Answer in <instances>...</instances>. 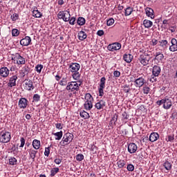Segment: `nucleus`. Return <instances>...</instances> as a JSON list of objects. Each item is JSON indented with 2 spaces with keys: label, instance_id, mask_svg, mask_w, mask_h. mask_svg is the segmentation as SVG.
Returning a JSON list of instances; mask_svg holds the SVG:
<instances>
[{
  "label": "nucleus",
  "instance_id": "obj_23",
  "mask_svg": "<svg viewBox=\"0 0 177 177\" xmlns=\"http://www.w3.org/2000/svg\"><path fill=\"white\" fill-rule=\"evenodd\" d=\"M160 138V135L158 133L153 132L150 134L149 140L150 142H156V140H158Z\"/></svg>",
  "mask_w": 177,
  "mask_h": 177
},
{
  "label": "nucleus",
  "instance_id": "obj_64",
  "mask_svg": "<svg viewBox=\"0 0 177 177\" xmlns=\"http://www.w3.org/2000/svg\"><path fill=\"white\" fill-rule=\"evenodd\" d=\"M54 162H55V164H57L59 165V164H62V159L56 158L54 160Z\"/></svg>",
  "mask_w": 177,
  "mask_h": 177
},
{
  "label": "nucleus",
  "instance_id": "obj_56",
  "mask_svg": "<svg viewBox=\"0 0 177 177\" xmlns=\"http://www.w3.org/2000/svg\"><path fill=\"white\" fill-rule=\"evenodd\" d=\"M69 24L71 26H74L75 24V17H72L71 19L69 18Z\"/></svg>",
  "mask_w": 177,
  "mask_h": 177
},
{
  "label": "nucleus",
  "instance_id": "obj_42",
  "mask_svg": "<svg viewBox=\"0 0 177 177\" xmlns=\"http://www.w3.org/2000/svg\"><path fill=\"white\" fill-rule=\"evenodd\" d=\"M74 73L72 75L73 80H80L81 78V74L80 72H73Z\"/></svg>",
  "mask_w": 177,
  "mask_h": 177
},
{
  "label": "nucleus",
  "instance_id": "obj_2",
  "mask_svg": "<svg viewBox=\"0 0 177 177\" xmlns=\"http://www.w3.org/2000/svg\"><path fill=\"white\" fill-rule=\"evenodd\" d=\"M73 139H74V136L72 133H66L64 135L62 140L59 142V145L63 147L67 146V145L73 142Z\"/></svg>",
  "mask_w": 177,
  "mask_h": 177
},
{
  "label": "nucleus",
  "instance_id": "obj_52",
  "mask_svg": "<svg viewBox=\"0 0 177 177\" xmlns=\"http://www.w3.org/2000/svg\"><path fill=\"white\" fill-rule=\"evenodd\" d=\"M135 169V166L132 164H129L127 165V170L129 171L130 172H132Z\"/></svg>",
  "mask_w": 177,
  "mask_h": 177
},
{
  "label": "nucleus",
  "instance_id": "obj_5",
  "mask_svg": "<svg viewBox=\"0 0 177 177\" xmlns=\"http://www.w3.org/2000/svg\"><path fill=\"white\" fill-rule=\"evenodd\" d=\"M57 17L59 19H62L64 21H69L70 18L71 17V15H70V11L66 10V11H59Z\"/></svg>",
  "mask_w": 177,
  "mask_h": 177
},
{
  "label": "nucleus",
  "instance_id": "obj_41",
  "mask_svg": "<svg viewBox=\"0 0 177 177\" xmlns=\"http://www.w3.org/2000/svg\"><path fill=\"white\" fill-rule=\"evenodd\" d=\"M44 68V65L42 64H37L35 66V70L37 73H39V74H41V72L42 71V69Z\"/></svg>",
  "mask_w": 177,
  "mask_h": 177
},
{
  "label": "nucleus",
  "instance_id": "obj_63",
  "mask_svg": "<svg viewBox=\"0 0 177 177\" xmlns=\"http://www.w3.org/2000/svg\"><path fill=\"white\" fill-rule=\"evenodd\" d=\"M122 115L124 120H128V113H127V112H123Z\"/></svg>",
  "mask_w": 177,
  "mask_h": 177
},
{
  "label": "nucleus",
  "instance_id": "obj_24",
  "mask_svg": "<svg viewBox=\"0 0 177 177\" xmlns=\"http://www.w3.org/2000/svg\"><path fill=\"white\" fill-rule=\"evenodd\" d=\"M32 147L35 150H39L41 147V141L37 139L33 140L32 142Z\"/></svg>",
  "mask_w": 177,
  "mask_h": 177
},
{
  "label": "nucleus",
  "instance_id": "obj_38",
  "mask_svg": "<svg viewBox=\"0 0 177 177\" xmlns=\"http://www.w3.org/2000/svg\"><path fill=\"white\" fill-rule=\"evenodd\" d=\"M84 109L85 110H91L92 107H93V104H92V102H84Z\"/></svg>",
  "mask_w": 177,
  "mask_h": 177
},
{
  "label": "nucleus",
  "instance_id": "obj_40",
  "mask_svg": "<svg viewBox=\"0 0 177 177\" xmlns=\"http://www.w3.org/2000/svg\"><path fill=\"white\" fill-rule=\"evenodd\" d=\"M59 172V167H54L50 170V176H55Z\"/></svg>",
  "mask_w": 177,
  "mask_h": 177
},
{
  "label": "nucleus",
  "instance_id": "obj_39",
  "mask_svg": "<svg viewBox=\"0 0 177 177\" xmlns=\"http://www.w3.org/2000/svg\"><path fill=\"white\" fill-rule=\"evenodd\" d=\"M164 167L167 171H170V169H172V164L168 161L164 163Z\"/></svg>",
  "mask_w": 177,
  "mask_h": 177
},
{
  "label": "nucleus",
  "instance_id": "obj_60",
  "mask_svg": "<svg viewBox=\"0 0 177 177\" xmlns=\"http://www.w3.org/2000/svg\"><path fill=\"white\" fill-rule=\"evenodd\" d=\"M97 35H98L99 37H102L103 35H104V31H103V30H100L97 32Z\"/></svg>",
  "mask_w": 177,
  "mask_h": 177
},
{
  "label": "nucleus",
  "instance_id": "obj_30",
  "mask_svg": "<svg viewBox=\"0 0 177 177\" xmlns=\"http://www.w3.org/2000/svg\"><path fill=\"white\" fill-rule=\"evenodd\" d=\"M93 102V97H92V95L91 93H87L84 95V102Z\"/></svg>",
  "mask_w": 177,
  "mask_h": 177
},
{
  "label": "nucleus",
  "instance_id": "obj_25",
  "mask_svg": "<svg viewBox=\"0 0 177 177\" xmlns=\"http://www.w3.org/2000/svg\"><path fill=\"white\" fill-rule=\"evenodd\" d=\"M146 15L148 17L154 19V10L152 8H147L145 9Z\"/></svg>",
  "mask_w": 177,
  "mask_h": 177
},
{
  "label": "nucleus",
  "instance_id": "obj_3",
  "mask_svg": "<svg viewBox=\"0 0 177 177\" xmlns=\"http://www.w3.org/2000/svg\"><path fill=\"white\" fill-rule=\"evenodd\" d=\"M12 139L10 133L7 131H2L0 133V143H9Z\"/></svg>",
  "mask_w": 177,
  "mask_h": 177
},
{
  "label": "nucleus",
  "instance_id": "obj_53",
  "mask_svg": "<svg viewBox=\"0 0 177 177\" xmlns=\"http://www.w3.org/2000/svg\"><path fill=\"white\" fill-rule=\"evenodd\" d=\"M123 91L125 92V93H129V91H131V88H129V85H124L123 86Z\"/></svg>",
  "mask_w": 177,
  "mask_h": 177
},
{
  "label": "nucleus",
  "instance_id": "obj_6",
  "mask_svg": "<svg viewBox=\"0 0 177 177\" xmlns=\"http://www.w3.org/2000/svg\"><path fill=\"white\" fill-rule=\"evenodd\" d=\"M23 86L26 91H33L35 88L34 86V84L32 83V80L26 79L23 82Z\"/></svg>",
  "mask_w": 177,
  "mask_h": 177
},
{
  "label": "nucleus",
  "instance_id": "obj_1",
  "mask_svg": "<svg viewBox=\"0 0 177 177\" xmlns=\"http://www.w3.org/2000/svg\"><path fill=\"white\" fill-rule=\"evenodd\" d=\"M82 84V82H68L66 85V89L68 92H73V93H77L80 91V87Z\"/></svg>",
  "mask_w": 177,
  "mask_h": 177
},
{
  "label": "nucleus",
  "instance_id": "obj_35",
  "mask_svg": "<svg viewBox=\"0 0 177 177\" xmlns=\"http://www.w3.org/2000/svg\"><path fill=\"white\" fill-rule=\"evenodd\" d=\"M155 59L156 60H158L159 62H161L162 60L164 59V55L162 53H161L160 52H158L156 54Z\"/></svg>",
  "mask_w": 177,
  "mask_h": 177
},
{
  "label": "nucleus",
  "instance_id": "obj_27",
  "mask_svg": "<svg viewBox=\"0 0 177 177\" xmlns=\"http://www.w3.org/2000/svg\"><path fill=\"white\" fill-rule=\"evenodd\" d=\"M16 81H17V76L13 75L10 78L8 86H10L11 88L12 86H16Z\"/></svg>",
  "mask_w": 177,
  "mask_h": 177
},
{
  "label": "nucleus",
  "instance_id": "obj_29",
  "mask_svg": "<svg viewBox=\"0 0 177 177\" xmlns=\"http://www.w3.org/2000/svg\"><path fill=\"white\" fill-rule=\"evenodd\" d=\"M77 37L80 41H84V39H86V37L88 36L86 35V33H85V32L82 30L78 32Z\"/></svg>",
  "mask_w": 177,
  "mask_h": 177
},
{
  "label": "nucleus",
  "instance_id": "obj_51",
  "mask_svg": "<svg viewBox=\"0 0 177 177\" xmlns=\"http://www.w3.org/2000/svg\"><path fill=\"white\" fill-rule=\"evenodd\" d=\"M76 160L77 161H82L84 160V155L82 153H79L76 156Z\"/></svg>",
  "mask_w": 177,
  "mask_h": 177
},
{
  "label": "nucleus",
  "instance_id": "obj_15",
  "mask_svg": "<svg viewBox=\"0 0 177 177\" xmlns=\"http://www.w3.org/2000/svg\"><path fill=\"white\" fill-rule=\"evenodd\" d=\"M138 150V146L136 144L131 142L128 145V151L130 153V154H133L134 153H136V151Z\"/></svg>",
  "mask_w": 177,
  "mask_h": 177
},
{
  "label": "nucleus",
  "instance_id": "obj_7",
  "mask_svg": "<svg viewBox=\"0 0 177 177\" xmlns=\"http://www.w3.org/2000/svg\"><path fill=\"white\" fill-rule=\"evenodd\" d=\"M104 88H106V77H102L100 82L99 96L104 95Z\"/></svg>",
  "mask_w": 177,
  "mask_h": 177
},
{
  "label": "nucleus",
  "instance_id": "obj_19",
  "mask_svg": "<svg viewBox=\"0 0 177 177\" xmlns=\"http://www.w3.org/2000/svg\"><path fill=\"white\" fill-rule=\"evenodd\" d=\"M161 73V67L159 66L155 65L152 68V75L154 77H158Z\"/></svg>",
  "mask_w": 177,
  "mask_h": 177
},
{
  "label": "nucleus",
  "instance_id": "obj_50",
  "mask_svg": "<svg viewBox=\"0 0 177 177\" xmlns=\"http://www.w3.org/2000/svg\"><path fill=\"white\" fill-rule=\"evenodd\" d=\"M114 23H115L114 19L110 18L106 21V26H113V24H114Z\"/></svg>",
  "mask_w": 177,
  "mask_h": 177
},
{
  "label": "nucleus",
  "instance_id": "obj_32",
  "mask_svg": "<svg viewBox=\"0 0 177 177\" xmlns=\"http://www.w3.org/2000/svg\"><path fill=\"white\" fill-rule=\"evenodd\" d=\"M68 77H63L59 82V85H61V86H66V85H68Z\"/></svg>",
  "mask_w": 177,
  "mask_h": 177
},
{
  "label": "nucleus",
  "instance_id": "obj_18",
  "mask_svg": "<svg viewBox=\"0 0 177 177\" xmlns=\"http://www.w3.org/2000/svg\"><path fill=\"white\" fill-rule=\"evenodd\" d=\"M28 151L29 153V158H31L32 161H35V158L37 157V153H38V151L34 149H28Z\"/></svg>",
  "mask_w": 177,
  "mask_h": 177
},
{
  "label": "nucleus",
  "instance_id": "obj_11",
  "mask_svg": "<svg viewBox=\"0 0 177 177\" xmlns=\"http://www.w3.org/2000/svg\"><path fill=\"white\" fill-rule=\"evenodd\" d=\"M171 107H172V100H171L168 96L165 97L163 109H165V110H169Z\"/></svg>",
  "mask_w": 177,
  "mask_h": 177
},
{
  "label": "nucleus",
  "instance_id": "obj_44",
  "mask_svg": "<svg viewBox=\"0 0 177 177\" xmlns=\"http://www.w3.org/2000/svg\"><path fill=\"white\" fill-rule=\"evenodd\" d=\"M20 34V32L19 30L14 28L12 30V37H19V35Z\"/></svg>",
  "mask_w": 177,
  "mask_h": 177
},
{
  "label": "nucleus",
  "instance_id": "obj_59",
  "mask_svg": "<svg viewBox=\"0 0 177 177\" xmlns=\"http://www.w3.org/2000/svg\"><path fill=\"white\" fill-rule=\"evenodd\" d=\"M113 75L114 77H115L116 78H118L120 75H121V73L118 71H115L113 72Z\"/></svg>",
  "mask_w": 177,
  "mask_h": 177
},
{
  "label": "nucleus",
  "instance_id": "obj_43",
  "mask_svg": "<svg viewBox=\"0 0 177 177\" xmlns=\"http://www.w3.org/2000/svg\"><path fill=\"white\" fill-rule=\"evenodd\" d=\"M118 168H124L125 167V162L122 160H120L117 162Z\"/></svg>",
  "mask_w": 177,
  "mask_h": 177
},
{
  "label": "nucleus",
  "instance_id": "obj_37",
  "mask_svg": "<svg viewBox=\"0 0 177 177\" xmlns=\"http://www.w3.org/2000/svg\"><path fill=\"white\" fill-rule=\"evenodd\" d=\"M132 12H133V8L131 7H128L125 9L124 15L130 16V15L132 14Z\"/></svg>",
  "mask_w": 177,
  "mask_h": 177
},
{
  "label": "nucleus",
  "instance_id": "obj_8",
  "mask_svg": "<svg viewBox=\"0 0 177 177\" xmlns=\"http://www.w3.org/2000/svg\"><path fill=\"white\" fill-rule=\"evenodd\" d=\"M151 59V57L147 55H141L138 58L140 63H141L142 66H147Z\"/></svg>",
  "mask_w": 177,
  "mask_h": 177
},
{
  "label": "nucleus",
  "instance_id": "obj_55",
  "mask_svg": "<svg viewBox=\"0 0 177 177\" xmlns=\"http://www.w3.org/2000/svg\"><path fill=\"white\" fill-rule=\"evenodd\" d=\"M20 142H21V145L19 146V147H24V145H26V139L24 138H20Z\"/></svg>",
  "mask_w": 177,
  "mask_h": 177
},
{
  "label": "nucleus",
  "instance_id": "obj_47",
  "mask_svg": "<svg viewBox=\"0 0 177 177\" xmlns=\"http://www.w3.org/2000/svg\"><path fill=\"white\" fill-rule=\"evenodd\" d=\"M49 154H50V147H46L44 151V156L46 157H49Z\"/></svg>",
  "mask_w": 177,
  "mask_h": 177
},
{
  "label": "nucleus",
  "instance_id": "obj_9",
  "mask_svg": "<svg viewBox=\"0 0 177 177\" xmlns=\"http://www.w3.org/2000/svg\"><path fill=\"white\" fill-rule=\"evenodd\" d=\"M131 81L134 82L135 86H136V88H142V86L145 85V82H146L145 78L139 76H137L136 79Z\"/></svg>",
  "mask_w": 177,
  "mask_h": 177
},
{
  "label": "nucleus",
  "instance_id": "obj_33",
  "mask_svg": "<svg viewBox=\"0 0 177 177\" xmlns=\"http://www.w3.org/2000/svg\"><path fill=\"white\" fill-rule=\"evenodd\" d=\"M53 135L55 136V140H60L63 138V131H60L57 133H53Z\"/></svg>",
  "mask_w": 177,
  "mask_h": 177
},
{
  "label": "nucleus",
  "instance_id": "obj_12",
  "mask_svg": "<svg viewBox=\"0 0 177 177\" xmlns=\"http://www.w3.org/2000/svg\"><path fill=\"white\" fill-rule=\"evenodd\" d=\"M18 106L19 109H26L27 106H28V100L25 97H21L18 102Z\"/></svg>",
  "mask_w": 177,
  "mask_h": 177
},
{
  "label": "nucleus",
  "instance_id": "obj_49",
  "mask_svg": "<svg viewBox=\"0 0 177 177\" xmlns=\"http://www.w3.org/2000/svg\"><path fill=\"white\" fill-rule=\"evenodd\" d=\"M174 140H175V137L174 136V135H169L167 136V138L166 139L167 142H173Z\"/></svg>",
  "mask_w": 177,
  "mask_h": 177
},
{
  "label": "nucleus",
  "instance_id": "obj_57",
  "mask_svg": "<svg viewBox=\"0 0 177 177\" xmlns=\"http://www.w3.org/2000/svg\"><path fill=\"white\" fill-rule=\"evenodd\" d=\"M143 92H144L145 95H148L149 92H150V87L145 86L143 88Z\"/></svg>",
  "mask_w": 177,
  "mask_h": 177
},
{
  "label": "nucleus",
  "instance_id": "obj_62",
  "mask_svg": "<svg viewBox=\"0 0 177 177\" xmlns=\"http://www.w3.org/2000/svg\"><path fill=\"white\" fill-rule=\"evenodd\" d=\"M55 127L57 129H63V126L62 125V123L55 124Z\"/></svg>",
  "mask_w": 177,
  "mask_h": 177
},
{
  "label": "nucleus",
  "instance_id": "obj_48",
  "mask_svg": "<svg viewBox=\"0 0 177 177\" xmlns=\"http://www.w3.org/2000/svg\"><path fill=\"white\" fill-rule=\"evenodd\" d=\"M11 19L12 21H16V20L19 19V14L17 13H14L12 15H11Z\"/></svg>",
  "mask_w": 177,
  "mask_h": 177
},
{
  "label": "nucleus",
  "instance_id": "obj_13",
  "mask_svg": "<svg viewBox=\"0 0 177 177\" xmlns=\"http://www.w3.org/2000/svg\"><path fill=\"white\" fill-rule=\"evenodd\" d=\"M169 50L170 52H177V40L175 38L171 39V44L169 45Z\"/></svg>",
  "mask_w": 177,
  "mask_h": 177
},
{
  "label": "nucleus",
  "instance_id": "obj_46",
  "mask_svg": "<svg viewBox=\"0 0 177 177\" xmlns=\"http://www.w3.org/2000/svg\"><path fill=\"white\" fill-rule=\"evenodd\" d=\"M39 100H41V95L39 94H35L33 95V102H39Z\"/></svg>",
  "mask_w": 177,
  "mask_h": 177
},
{
  "label": "nucleus",
  "instance_id": "obj_14",
  "mask_svg": "<svg viewBox=\"0 0 177 177\" xmlns=\"http://www.w3.org/2000/svg\"><path fill=\"white\" fill-rule=\"evenodd\" d=\"M69 68L71 73H77V71H80V68H81V65H80V64L78 63H72L69 66Z\"/></svg>",
  "mask_w": 177,
  "mask_h": 177
},
{
  "label": "nucleus",
  "instance_id": "obj_22",
  "mask_svg": "<svg viewBox=\"0 0 177 177\" xmlns=\"http://www.w3.org/2000/svg\"><path fill=\"white\" fill-rule=\"evenodd\" d=\"M32 13L33 17L40 18L42 16V13L38 10V8L36 6L32 8Z\"/></svg>",
  "mask_w": 177,
  "mask_h": 177
},
{
  "label": "nucleus",
  "instance_id": "obj_61",
  "mask_svg": "<svg viewBox=\"0 0 177 177\" xmlns=\"http://www.w3.org/2000/svg\"><path fill=\"white\" fill-rule=\"evenodd\" d=\"M164 102H165V98L160 100H158L156 102V104L158 106H161V104H164Z\"/></svg>",
  "mask_w": 177,
  "mask_h": 177
},
{
  "label": "nucleus",
  "instance_id": "obj_21",
  "mask_svg": "<svg viewBox=\"0 0 177 177\" xmlns=\"http://www.w3.org/2000/svg\"><path fill=\"white\" fill-rule=\"evenodd\" d=\"M19 73L21 77H26V75H28V73H30V67H28V66H23Z\"/></svg>",
  "mask_w": 177,
  "mask_h": 177
},
{
  "label": "nucleus",
  "instance_id": "obj_28",
  "mask_svg": "<svg viewBox=\"0 0 177 177\" xmlns=\"http://www.w3.org/2000/svg\"><path fill=\"white\" fill-rule=\"evenodd\" d=\"M159 46L163 48V49H167L168 48V41L166 39H162L158 41Z\"/></svg>",
  "mask_w": 177,
  "mask_h": 177
},
{
  "label": "nucleus",
  "instance_id": "obj_10",
  "mask_svg": "<svg viewBox=\"0 0 177 177\" xmlns=\"http://www.w3.org/2000/svg\"><path fill=\"white\" fill-rule=\"evenodd\" d=\"M121 49V44L118 42L113 43L108 46V50L111 52H114V50H120Z\"/></svg>",
  "mask_w": 177,
  "mask_h": 177
},
{
  "label": "nucleus",
  "instance_id": "obj_26",
  "mask_svg": "<svg viewBox=\"0 0 177 177\" xmlns=\"http://www.w3.org/2000/svg\"><path fill=\"white\" fill-rule=\"evenodd\" d=\"M123 59L126 63H131L132 60L133 59V55L131 54H124L123 55Z\"/></svg>",
  "mask_w": 177,
  "mask_h": 177
},
{
  "label": "nucleus",
  "instance_id": "obj_54",
  "mask_svg": "<svg viewBox=\"0 0 177 177\" xmlns=\"http://www.w3.org/2000/svg\"><path fill=\"white\" fill-rule=\"evenodd\" d=\"M117 120H118V115L115 114L113 117L112 119L111 120V122H113V124H115V122H117Z\"/></svg>",
  "mask_w": 177,
  "mask_h": 177
},
{
  "label": "nucleus",
  "instance_id": "obj_45",
  "mask_svg": "<svg viewBox=\"0 0 177 177\" xmlns=\"http://www.w3.org/2000/svg\"><path fill=\"white\" fill-rule=\"evenodd\" d=\"M17 162V160L16 158H11L9 159V164L10 165H16V163Z\"/></svg>",
  "mask_w": 177,
  "mask_h": 177
},
{
  "label": "nucleus",
  "instance_id": "obj_58",
  "mask_svg": "<svg viewBox=\"0 0 177 177\" xmlns=\"http://www.w3.org/2000/svg\"><path fill=\"white\" fill-rule=\"evenodd\" d=\"M157 77L158 76H154V75H152L149 80L150 82H157Z\"/></svg>",
  "mask_w": 177,
  "mask_h": 177
},
{
  "label": "nucleus",
  "instance_id": "obj_31",
  "mask_svg": "<svg viewBox=\"0 0 177 177\" xmlns=\"http://www.w3.org/2000/svg\"><path fill=\"white\" fill-rule=\"evenodd\" d=\"M144 27L145 28H150L153 26V21L149 20V19H145L143 21Z\"/></svg>",
  "mask_w": 177,
  "mask_h": 177
},
{
  "label": "nucleus",
  "instance_id": "obj_20",
  "mask_svg": "<svg viewBox=\"0 0 177 177\" xmlns=\"http://www.w3.org/2000/svg\"><path fill=\"white\" fill-rule=\"evenodd\" d=\"M0 75L3 78H6L9 75V69L8 67H2L0 68Z\"/></svg>",
  "mask_w": 177,
  "mask_h": 177
},
{
  "label": "nucleus",
  "instance_id": "obj_16",
  "mask_svg": "<svg viewBox=\"0 0 177 177\" xmlns=\"http://www.w3.org/2000/svg\"><path fill=\"white\" fill-rule=\"evenodd\" d=\"M31 44V37L29 36L25 37V38L21 39L20 44L22 46H28Z\"/></svg>",
  "mask_w": 177,
  "mask_h": 177
},
{
  "label": "nucleus",
  "instance_id": "obj_17",
  "mask_svg": "<svg viewBox=\"0 0 177 177\" xmlns=\"http://www.w3.org/2000/svg\"><path fill=\"white\" fill-rule=\"evenodd\" d=\"M105 106H106V102L103 100H98L97 102L95 103V109H97V110H102L104 109Z\"/></svg>",
  "mask_w": 177,
  "mask_h": 177
},
{
  "label": "nucleus",
  "instance_id": "obj_36",
  "mask_svg": "<svg viewBox=\"0 0 177 177\" xmlns=\"http://www.w3.org/2000/svg\"><path fill=\"white\" fill-rule=\"evenodd\" d=\"M85 18L82 17H80L77 20V23L79 26H84V24H85Z\"/></svg>",
  "mask_w": 177,
  "mask_h": 177
},
{
  "label": "nucleus",
  "instance_id": "obj_34",
  "mask_svg": "<svg viewBox=\"0 0 177 177\" xmlns=\"http://www.w3.org/2000/svg\"><path fill=\"white\" fill-rule=\"evenodd\" d=\"M80 117H82V118H84V120H88L91 117L89 115V113L85 111L80 112Z\"/></svg>",
  "mask_w": 177,
  "mask_h": 177
},
{
  "label": "nucleus",
  "instance_id": "obj_4",
  "mask_svg": "<svg viewBox=\"0 0 177 177\" xmlns=\"http://www.w3.org/2000/svg\"><path fill=\"white\" fill-rule=\"evenodd\" d=\"M12 60L18 65L26 64V59L23 57L20 54L16 53L12 57Z\"/></svg>",
  "mask_w": 177,
  "mask_h": 177
}]
</instances>
